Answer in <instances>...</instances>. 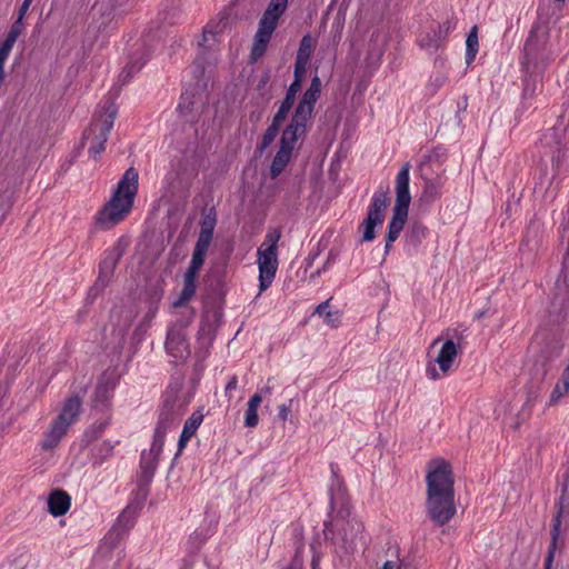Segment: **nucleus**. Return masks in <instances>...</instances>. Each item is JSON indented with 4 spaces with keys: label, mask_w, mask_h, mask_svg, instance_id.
<instances>
[{
    "label": "nucleus",
    "mask_w": 569,
    "mask_h": 569,
    "mask_svg": "<svg viewBox=\"0 0 569 569\" xmlns=\"http://www.w3.org/2000/svg\"><path fill=\"white\" fill-rule=\"evenodd\" d=\"M426 513L438 527L456 516L455 478L451 465L441 458L429 461L426 475Z\"/></svg>",
    "instance_id": "1"
},
{
    "label": "nucleus",
    "mask_w": 569,
    "mask_h": 569,
    "mask_svg": "<svg viewBox=\"0 0 569 569\" xmlns=\"http://www.w3.org/2000/svg\"><path fill=\"white\" fill-rule=\"evenodd\" d=\"M139 174L134 168L126 170L110 200L98 212L96 221L101 229H110L130 213L138 192Z\"/></svg>",
    "instance_id": "2"
},
{
    "label": "nucleus",
    "mask_w": 569,
    "mask_h": 569,
    "mask_svg": "<svg viewBox=\"0 0 569 569\" xmlns=\"http://www.w3.org/2000/svg\"><path fill=\"white\" fill-rule=\"evenodd\" d=\"M410 163L406 162L399 170L396 181V202L392 208V217L388 224V232L385 244V256L389 254L392 243L399 238L408 220L411 196L409 191Z\"/></svg>",
    "instance_id": "3"
},
{
    "label": "nucleus",
    "mask_w": 569,
    "mask_h": 569,
    "mask_svg": "<svg viewBox=\"0 0 569 569\" xmlns=\"http://www.w3.org/2000/svg\"><path fill=\"white\" fill-rule=\"evenodd\" d=\"M118 108L110 99L103 106V112L96 117L90 127L84 131L82 141L90 142L88 152L93 159H97L106 149V142L113 127Z\"/></svg>",
    "instance_id": "4"
},
{
    "label": "nucleus",
    "mask_w": 569,
    "mask_h": 569,
    "mask_svg": "<svg viewBox=\"0 0 569 569\" xmlns=\"http://www.w3.org/2000/svg\"><path fill=\"white\" fill-rule=\"evenodd\" d=\"M289 0H270L256 32L251 49V58L257 61L264 53L274 32L280 17L286 12Z\"/></svg>",
    "instance_id": "5"
},
{
    "label": "nucleus",
    "mask_w": 569,
    "mask_h": 569,
    "mask_svg": "<svg viewBox=\"0 0 569 569\" xmlns=\"http://www.w3.org/2000/svg\"><path fill=\"white\" fill-rule=\"evenodd\" d=\"M289 0H270L256 32L251 49V58L257 61L264 53L274 32L280 17L286 12Z\"/></svg>",
    "instance_id": "6"
},
{
    "label": "nucleus",
    "mask_w": 569,
    "mask_h": 569,
    "mask_svg": "<svg viewBox=\"0 0 569 569\" xmlns=\"http://www.w3.org/2000/svg\"><path fill=\"white\" fill-rule=\"evenodd\" d=\"M388 193V188H379L373 193L368 206L367 217L359 226V229L362 231V242L372 241L376 238V227L383 223L386 210L390 202Z\"/></svg>",
    "instance_id": "7"
},
{
    "label": "nucleus",
    "mask_w": 569,
    "mask_h": 569,
    "mask_svg": "<svg viewBox=\"0 0 569 569\" xmlns=\"http://www.w3.org/2000/svg\"><path fill=\"white\" fill-rule=\"evenodd\" d=\"M127 241L118 239V241L104 251V257L99 264V276L89 291V296L96 298L109 284L114 269L127 249Z\"/></svg>",
    "instance_id": "8"
},
{
    "label": "nucleus",
    "mask_w": 569,
    "mask_h": 569,
    "mask_svg": "<svg viewBox=\"0 0 569 569\" xmlns=\"http://www.w3.org/2000/svg\"><path fill=\"white\" fill-rule=\"evenodd\" d=\"M523 52V64L527 68L530 66L538 68L545 66L550 60V53L547 50V39L543 33L539 34L536 31H531L526 40Z\"/></svg>",
    "instance_id": "9"
},
{
    "label": "nucleus",
    "mask_w": 569,
    "mask_h": 569,
    "mask_svg": "<svg viewBox=\"0 0 569 569\" xmlns=\"http://www.w3.org/2000/svg\"><path fill=\"white\" fill-rule=\"evenodd\" d=\"M446 336L448 338L441 346L439 353L435 359V362L439 366L443 376L451 370L458 352L461 350V340L463 338L462 332L458 329L447 330Z\"/></svg>",
    "instance_id": "10"
},
{
    "label": "nucleus",
    "mask_w": 569,
    "mask_h": 569,
    "mask_svg": "<svg viewBox=\"0 0 569 569\" xmlns=\"http://www.w3.org/2000/svg\"><path fill=\"white\" fill-rule=\"evenodd\" d=\"M166 349L176 359H186L190 355L186 330L181 323H174L168 329Z\"/></svg>",
    "instance_id": "11"
},
{
    "label": "nucleus",
    "mask_w": 569,
    "mask_h": 569,
    "mask_svg": "<svg viewBox=\"0 0 569 569\" xmlns=\"http://www.w3.org/2000/svg\"><path fill=\"white\" fill-rule=\"evenodd\" d=\"M206 258H201L192 254L190 264L183 277V287L178 297L173 302L174 307H181L186 305L196 293V280L199 270L201 269Z\"/></svg>",
    "instance_id": "12"
},
{
    "label": "nucleus",
    "mask_w": 569,
    "mask_h": 569,
    "mask_svg": "<svg viewBox=\"0 0 569 569\" xmlns=\"http://www.w3.org/2000/svg\"><path fill=\"white\" fill-rule=\"evenodd\" d=\"M259 291H266L273 282L278 269V254L258 250Z\"/></svg>",
    "instance_id": "13"
},
{
    "label": "nucleus",
    "mask_w": 569,
    "mask_h": 569,
    "mask_svg": "<svg viewBox=\"0 0 569 569\" xmlns=\"http://www.w3.org/2000/svg\"><path fill=\"white\" fill-rule=\"evenodd\" d=\"M216 223V213L210 210V212H208L200 221V232L192 254L206 258L207 251L212 241Z\"/></svg>",
    "instance_id": "14"
},
{
    "label": "nucleus",
    "mask_w": 569,
    "mask_h": 569,
    "mask_svg": "<svg viewBox=\"0 0 569 569\" xmlns=\"http://www.w3.org/2000/svg\"><path fill=\"white\" fill-rule=\"evenodd\" d=\"M136 511L130 507L126 508L118 517L116 523L110 529L106 539L110 541V547L114 548L128 531L133 527L136 521Z\"/></svg>",
    "instance_id": "15"
},
{
    "label": "nucleus",
    "mask_w": 569,
    "mask_h": 569,
    "mask_svg": "<svg viewBox=\"0 0 569 569\" xmlns=\"http://www.w3.org/2000/svg\"><path fill=\"white\" fill-rule=\"evenodd\" d=\"M114 388L113 380L109 378L99 380L92 397V406L96 411L109 413Z\"/></svg>",
    "instance_id": "16"
},
{
    "label": "nucleus",
    "mask_w": 569,
    "mask_h": 569,
    "mask_svg": "<svg viewBox=\"0 0 569 569\" xmlns=\"http://www.w3.org/2000/svg\"><path fill=\"white\" fill-rule=\"evenodd\" d=\"M82 409V400L78 395L66 399L60 413L53 420L67 430L79 419Z\"/></svg>",
    "instance_id": "17"
},
{
    "label": "nucleus",
    "mask_w": 569,
    "mask_h": 569,
    "mask_svg": "<svg viewBox=\"0 0 569 569\" xmlns=\"http://www.w3.org/2000/svg\"><path fill=\"white\" fill-rule=\"evenodd\" d=\"M309 118L295 112L290 123L282 132L280 147L288 148L292 151L298 138L306 132V124Z\"/></svg>",
    "instance_id": "18"
},
{
    "label": "nucleus",
    "mask_w": 569,
    "mask_h": 569,
    "mask_svg": "<svg viewBox=\"0 0 569 569\" xmlns=\"http://www.w3.org/2000/svg\"><path fill=\"white\" fill-rule=\"evenodd\" d=\"M174 419L176 418L170 409H164L161 411L158 425L154 430L153 440L148 452H152L158 457L160 456L163 449L166 433L171 428Z\"/></svg>",
    "instance_id": "19"
},
{
    "label": "nucleus",
    "mask_w": 569,
    "mask_h": 569,
    "mask_svg": "<svg viewBox=\"0 0 569 569\" xmlns=\"http://www.w3.org/2000/svg\"><path fill=\"white\" fill-rule=\"evenodd\" d=\"M321 92V80L318 76H315L311 80L309 88L299 101L295 112L300 116L311 118L316 102L318 101Z\"/></svg>",
    "instance_id": "20"
},
{
    "label": "nucleus",
    "mask_w": 569,
    "mask_h": 569,
    "mask_svg": "<svg viewBox=\"0 0 569 569\" xmlns=\"http://www.w3.org/2000/svg\"><path fill=\"white\" fill-rule=\"evenodd\" d=\"M71 507V497L68 492L56 489L48 497V511L53 517L66 515Z\"/></svg>",
    "instance_id": "21"
},
{
    "label": "nucleus",
    "mask_w": 569,
    "mask_h": 569,
    "mask_svg": "<svg viewBox=\"0 0 569 569\" xmlns=\"http://www.w3.org/2000/svg\"><path fill=\"white\" fill-rule=\"evenodd\" d=\"M562 499H563V495L560 497L559 509H558V512L555 516L553 521H552L551 541H550L548 552H547V556L545 559L543 569H552L557 543H558V539L560 536L561 517H562V506H561Z\"/></svg>",
    "instance_id": "22"
},
{
    "label": "nucleus",
    "mask_w": 569,
    "mask_h": 569,
    "mask_svg": "<svg viewBox=\"0 0 569 569\" xmlns=\"http://www.w3.org/2000/svg\"><path fill=\"white\" fill-rule=\"evenodd\" d=\"M67 432L68 430L66 428L56 421H52L48 431L43 433V438L40 442L41 449L44 451L54 449L67 435Z\"/></svg>",
    "instance_id": "23"
},
{
    "label": "nucleus",
    "mask_w": 569,
    "mask_h": 569,
    "mask_svg": "<svg viewBox=\"0 0 569 569\" xmlns=\"http://www.w3.org/2000/svg\"><path fill=\"white\" fill-rule=\"evenodd\" d=\"M158 456L153 455L152 452L142 451L141 458H140V468H141V475L142 478L146 481H150L153 477V473L158 466Z\"/></svg>",
    "instance_id": "24"
},
{
    "label": "nucleus",
    "mask_w": 569,
    "mask_h": 569,
    "mask_svg": "<svg viewBox=\"0 0 569 569\" xmlns=\"http://www.w3.org/2000/svg\"><path fill=\"white\" fill-rule=\"evenodd\" d=\"M441 182L440 180L427 179L425 181L423 190L420 196V201L423 203H431L437 200L441 194Z\"/></svg>",
    "instance_id": "25"
},
{
    "label": "nucleus",
    "mask_w": 569,
    "mask_h": 569,
    "mask_svg": "<svg viewBox=\"0 0 569 569\" xmlns=\"http://www.w3.org/2000/svg\"><path fill=\"white\" fill-rule=\"evenodd\" d=\"M291 153L292 151H290L288 148L280 147L270 167L271 178L278 177L283 171L291 158Z\"/></svg>",
    "instance_id": "26"
},
{
    "label": "nucleus",
    "mask_w": 569,
    "mask_h": 569,
    "mask_svg": "<svg viewBox=\"0 0 569 569\" xmlns=\"http://www.w3.org/2000/svg\"><path fill=\"white\" fill-rule=\"evenodd\" d=\"M479 51V39H478V28L473 26L466 39V63L469 66L473 62L477 53Z\"/></svg>",
    "instance_id": "27"
},
{
    "label": "nucleus",
    "mask_w": 569,
    "mask_h": 569,
    "mask_svg": "<svg viewBox=\"0 0 569 569\" xmlns=\"http://www.w3.org/2000/svg\"><path fill=\"white\" fill-rule=\"evenodd\" d=\"M443 42L442 38L437 34V31L433 28L420 38L419 46L429 53H435Z\"/></svg>",
    "instance_id": "28"
},
{
    "label": "nucleus",
    "mask_w": 569,
    "mask_h": 569,
    "mask_svg": "<svg viewBox=\"0 0 569 569\" xmlns=\"http://www.w3.org/2000/svg\"><path fill=\"white\" fill-rule=\"evenodd\" d=\"M427 234L428 228L420 222H415L406 234L407 242L412 247H418L426 239Z\"/></svg>",
    "instance_id": "29"
},
{
    "label": "nucleus",
    "mask_w": 569,
    "mask_h": 569,
    "mask_svg": "<svg viewBox=\"0 0 569 569\" xmlns=\"http://www.w3.org/2000/svg\"><path fill=\"white\" fill-rule=\"evenodd\" d=\"M281 238V230L278 228L270 229L264 237V241L258 250L277 253V244Z\"/></svg>",
    "instance_id": "30"
},
{
    "label": "nucleus",
    "mask_w": 569,
    "mask_h": 569,
    "mask_svg": "<svg viewBox=\"0 0 569 569\" xmlns=\"http://www.w3.org/2000/svg\"><path fill=\"white\" fill-rule=\"evenodd\" d=\"M328 308H329V301H325L317 306L315 313L319 315L320 317H323L325 322L328 326L338 327L339 321H340L339 313L336 311L335 312L329 311Z\"/></svg>",
    "instance_id": "31"
},
{
    "label": "nucleus",
    "mask_w": 569,
    "mask_h": 569,
    "mask_svg": "<svg viewBox=\"0 0 569 569\" xmlns=\"http://www.w3.org/2000/svg\"><path fill=\"white\" fill-rule=\"evenodd\" d=\"M110 413H107L102 419L93 422L86 431V437L97 439L110 423Z\"/></svg>",
    "instance_id": "32"
},
{
    "label": "nucleus",
    "mask_w": 569,
    "mask_h": 569,
    "mask_svg": "<svg viewBox=\"0 0 569 569\" xmlns=\"http://www.w3.org/2000/svg\"><path fill=\"white\" fill-rule=\"evenodd\" d=\"M312 52V43L310 36H305L299 44L296 60L302 62H309Z\"/></svg>",
    "instance_id": "33"
},
{
    "label": "nucleus",
    "mask_w": 569,
    "mask_h": 569,
    "mask_svg": "<svg viewBox=\"0 0 569 569\" xmlns=\"http://www.w3.org/2000/svg\"><path fill=\"white\" fill-rule=\"evenodd\" d=\"M280 128L270 124L264 131L260 144L257 147V151L262 154L263 151L272 143L274 138L278 136Z\"/></svg>",
    "instance_id": "34"
},
{
    "label": "nucleus",
    "mask_w": 569,
    "mask_h": 569,
    "mask_svg": "<svg viewBox=\"0 0 569 569\" xmlns=\"http://www.w3.org/2000/svg\"><path fill=\"white\" fill-rule=\"evenodd\" d=\"M16 41L6 37L4 41L0 46V73L4 72V63L14 46Z\"/></svg>",
    "instance_id": "35"
},
{
    "label": "nucleus",
    "mask_w": 569,
    "mask_h": 569,
    "mask_svg": "<svg viewBox=\"0 0 569 569\" xmlns=\"http://www.w3.org/2000/svg\"><path fill=\"white\" fill-rule=\"evenodd\" d=\"M203 420V416L200 412H193L184 422L183 429L194 436L196 431L200 427Z\"/></svg>",
    "instance_id": "36"
},
{
    "label": "nucleus",
    "mask_w": 569,
    "mask_h": 569,
    "mask_svg": "<svg viewBox=\"0 0 569 569\" xmlns=\"http://www.w3.org/2000/svg\"><path fill=\"white\" fill-rule=\"evenodd\" d=\"M569 391V386L566 385L561 379L556 383L549 399V405H556L567 392Z\"/></svg>",
    "instance_id": "37"
},
{
    "label": "nucleus",
    "mask_w": 569,
    "mask_h": 569,
    "mask_svg": "<svg viewBox=\"0 0 569 569\" xmlns=\"http://www.w3.org/2000/svg\"><path fill=\"white\" fill-rule=\"evenodd\" d=\"M530 416H531V408H530L529 402H526V403L522 406L521 410H520V411L517 413V416H516V419H517V420H516L515 425L512 426L513 430H518V429H519V427H520L523 422H526V421H528V420H529Z\"/></svg>",
    "instance_id": "38"
},
{
    "label": "nucleus",
    "mask_w": 569,
    "mask_h": 569,
    "mask_svg": "<svg viewBox=\"0 0 569 569\" xmlns=\"http://www.w3.org/2000/svg\"><path fill=\"white\" fill-rule=\"evenodd\" d=\"M259 422L258 408L247 406L244 412V426L248 428H254Z\"/></svg>",
    "instance_id": "39"
},
{
    "label": "nucleus",
    "mask_w": 569,
    "mask_h": 569,
    "mask_svg": "<svg viewBox=\"0 0 569 569\" xmlns=\"http://www.w3.org/2000/svg\"><path fill=\"white\" fill-rule=\"evenodd\" d=\"M456 28V22L451 20H447L442 23H439L435 30L443 41H446L448 34Z\"/></svg>",
    "instance_id": "40"
},
{
    "label": "nucleus",
    "mask_w": 569,
    "mask_h": 569,
    "mask_svg": "<svg viewBox=\"0 0 569 569\" xmlns=\"http://www.w3.org/2000/svg\"><path fill=\"white\" fill-rule=\"evenodd\" d=\"M22 20L23 19L17 18V20L11 26V29H10V31L7 34V38H9V39H11L13 41H17L18 37L23 31V22H22Z\"/></svg>",
    "instance_id": "41"
},
{
    "label": "nucleus",
    "mask_w": 569,
    "mask_h": 569,
    "mask_svg": "<svg viewBox=\"0 0 569 569\" xmlns=\"http://www.w3.org/2000/svg\"><path fill=\"white\" fill-rule=\"evenodd\" d=\"M307 64L308 62H302V61H295V71H293V76H295V79L293 81H297V82H302L303 80V77L306 74V70H307Z\"/></svg>",
    "instance_id": "42"
},
{
    "label": "nucleus",
    "mask_w": 569,
    "mask_h": 569,
    "mask_svg": "<svg viewBox=\"0 0 569 569\" xmlns=\"http://www.w3.org/2000/svg\"><path fill=\"white\" fill-rule=\"evenodd\" d=\"M447 81V77L441 72H436L430 77L429 86L433 88V91L441 88Z\"/></svg>",
    "instance_id": "43"
},
{
    "label": "nucleus",
    "mask_w": 569,
    "mask_h": 569,
    "mask_svg": "<svg viewBox=\"0 0 569 569\" xmlns=\"http://www.w3.org/2000/svg\"><path fill=\"white\" fill-rule=\"evenodd\" d=\"M144 62H141L139 64H136L134 62H130L122 71V73L120 74L121 77H124L126 79L131 77V74L133 72H137L141 69L142 64Z\"/></svg>",
    "instance_id": "44"
},
{
    "label": "nucleus",
    "mask_w": 569,
    "mask_h": 569,
    "mask_svg": "<svg viewBox=\"0 0 569 569\" xmlns=\"http://www.w3.org/2000/svg\"><path fill=\"white\" fill-rule=\"evenodd\" d=\"M382 569H410V566L405 562L388 560L383 563Z\"/></svg>",
    "instance_id": "45"
},
{
    "label": "nucleus",
    "mask_w": 569,
    "mask_h": 569,
    "mask_svg": "<svg viewBox=\"0 0 569 569\" xmlns=\"http://www.w3.org/2000/svg\"><path fill=\"white\" fill-rule=\"evenodd\" d=\"M288 112L281 109H278L277 113L274 114L271 124L276 126L277 128H280L284 119L287 118Z\"/></svg>",
    "instance_id": "46"
},
{
    "label": "nucleus",
    "mask_w": 569,
    "mask_h": 569,
    "mask_svg": "<svg viewBox=\"0 0 569 569\" xmlns=\"http://www.w3.org/2000/svg\"><path fill=\"white\" fill-rule=\"evenodd\" d=\"M561 131H562V129H560L558 127H553V128L548 130V132L545 136V139L546 140H550V139L556 140V144L560 146L561 143L558 140V137H559Z\"/></svg>",
    "instance_id": "47"
},
{
    "label": "nucleus",
    "mask_w": 569,
    "mask_h": 569,
    "mask_svg": "<svg viewBox=\"0 0 569 569\" xmlns=\"http://www.w3.org/2000/svg\"><path fill=\"white\" fill-rule=\"evenodd\" d=\"M300 89H301V83L297 82V81H292L287 90L286 96L296 100V96L300 91Z\"/></svg>",
    "instance_id": "48"
},
{
    "label": "nucleus",
    "mask_w": 569,
    "mask_h": 569,
    "mask_svg": "<svg viewBox=\"0 0 569 569\" xmlns=\"http://www.w3.org/2000/svg\"><path fill=\"white\" fill-rule=\"evenodd\" d=\"M262 401V395L259 392H256L248 401L249 407L259 408L260 403Z\"/></svg>",
    "instance_id": "49"
},
{
    "label": "nucleus",
    "mask_w": 569,
    "mask_h": 569,
    "mask_svg": "<svg viewBox=\"0 0 569 569\" xmlns=\"http://www.w3.org/2000/svg\"><path fill=\"white\" fill-rule=\"evenodd\" d=\"M289 413H290L289 406H287V405L279 406L278 417L281 421H286L288 419Z\"/></svg>",
    "instance_id": "50"
},
{
    "label": "nucleus",
    "mask_w": 569,
    "mask_h": 569,
    "mask_svg": "<svg viewBox=\"0 0 569 569\" xmlns=\"http://www.w3.org/2000/svg\"><path fill=\"white\" fill-rule=\"evenodd\" d=\"M293 103H295V99L286 96L284 99L282 100L279 109L289 112L290 109L292 108Z\"/></svg>",
    "instance_id": "51"
},
{
    "label": "nucleus",
    "mask_w": 569,
    "mask_h": 569,
    "mask_svg": "<svg viewBox=\"0 0 569 569\" xmlns=\"http://www.w3.org/2000/svg\"><path fill=\"white\" fill-rule=\"evenodd\" d=\"M238 386V379L236 376L231 377L226 386V393H229L231 390H234Z\"/></svg>",
    "instance_id": "52"
},
{
    "label": "nucleus",
    "mask_w": 569,
    "mask_h": 569,
    "mask_svg": "<svg viewBox=\"0 0 569 569\" xmlns=\"http://www.w3.org/2000/svg\"><path fill=\"white\" fill-rule=\"evenodd\" d=\"M426 373H427V377L429 379H431V380H437V379L440 378V375L438 373V371L433 367H428L427 370H426Z\"/></svg>",
    "instance_id": "53"
},
{
    "label": "nucleus",
    "mask_w": 569,
    "mask_h": 569,
    "mask_svg": "<svg viewBox=\"0 0 569 569\" xmlns=\"http://www.w3.org/2000/svg\"><path fill=\"white\" fill-rule=\"evenodd\" d=\"M214 34H216L214 32H212V31H210L208 28H206V29L203 30V36H202V40H203V42H200L199 44H200V46H203V44H204V42H208V41L210 40V38H211V39H213V38H214Z\"/></svg>",
    "instance_id": "54"
},
{
    "label": "nucleus",
    "mask_w": 569,
    "mask_h": 569,
    "mask_svg": "<svg viewBox=\"0 0 569 569\" xmlns=\"http://www.w3.org/2000/svg\"><path fill=\"white\" fill-rule=\"evenodd\" d=\"M352 529H355L357 532H361L363 529V526L360 521L353 520L352 521Z\"/></svg>",
    "instance_id": "55"
},
{
    "label": "nucleus",
    "mask_w": 569,
    "mask_h": 569,
    "mask_svg": "<svg viewBox=\"0 0 569 569\" xmlns=\"http://www.w3.org/2000/svg\"><path fill=\"white\" fill-rule=\"evenodd\" d=\"M28 9H29V7L21 4V7L19 9L18 18L23 19Z\"/></svg>",
    "instance_id": "56"
},
{
    "label": "nucleus",
    "mask_w": 569,
    "mask_h": 569,
    "mask_svg": "<svg viewBox=\"0 0 569 569\" xmlns=\"http://www.w3.org/2000/svg\"><path fill=\"white\" fill-rule=\"evenodd\" d=\"M191 437H192L191 433H189L188 431L182 429V432L180 435V439H182V441H189L191 439Z\"/></svg>",
    "instance_id": "57"
},
{
    "label": "nucleus",
    "mask_w": 569,
    "mask_h": 569,
    "mask_svg": "<svg viewBox=\"0 0 569 569\" xmlns=\"http://www.w3.org/2000/svg\"><path fill=\"white\" fill-rule=\"evenodd\" d=\"M259 393H261L262 397L267 396V395H270L271 393V387H269V386L263 387Z\"/></svg>",
    "instance_id": "58"
},
{
    "label": "nucleus",
    "mask_w": 569,
    "mask_h": 569,
    "mask_svg": "<svg viewBox=\"0 0 569 569\" xmlns=\"http://www.w3.org/2000/svg\"><path fill=\"white\" fill-rule=\"evenodd\" d=\"M187 443L188 441H182V439L179 438L178 450L181 451L187 446Z\"/></svg>",
    "instance_id": "59"
},
{
    "label": "nucleus",
    "mask_w": 569,
    "mask_h": 569,
    "mask_svg": "<svg viewBox=\"0 0 569 569\" xmlns=\"http://www.w3.org/2000/svg\"><path fill=\"white\" fill-rule=\"evenodd\" d=\"M33 0H23L22 4L30 7Z\"/></svg>",
    "instance_id": "60"
},
{
    "label": "nucleus",
    "mask_w": 569,
    "mask_h": 569,
    "mask_svg": "<svg viewBox=\"0 0 569 569\" xmlns=\"http://www.w3.org/2000/svg\"><path fill=\"white\" fill-rule=\"evenodd\" d=\"M560 159V156H557V157H552V161H558Z\"/></svg>",
    "instance_id": "61"
},
{
    "label": "nucleus",
    "mask_w": 569,
    "mask_h": 569,
    "mask_svg": "<svg viewBox=\"0 0 569 569\" xmlns=\"http://www.w3.org/2000/svg\"><path fill=\"white\" fill-rule=\"evenodd\" d=\"M560 159V156H557V157H552V161H558Z\"/></svg>",
    "instance_id": "62"
},
{
    "label": "nucleus",
    "mask_w": 569,
    "mask_h": 569,
    "mask_svg": "<svg viewBox=\"0 0 569 569\" xmlns=\"http://www.w3.org/2000/svg\"><path fill=\"white\" fill-rule=\"evenodd\" d=\"M560 159V156H557V157H552V161H558Z\"/></svg>",
    "instance_id": "63"
},
{
    "label": "nucleus",
    "mask_w": 569,
    "mask_h": 569,
    "mask_svg": "<svg viewBox=\"0 0 569 569\" xmlns=\"http://www.w3.org/2000/svg\"><path fill=\"white\" fill-rule=\"evenodd\" d=\"M440 341V338H437L435 341H433V345L438 343Z\"/></svg>",
    "instance_id": "64"
}]
</instances>
